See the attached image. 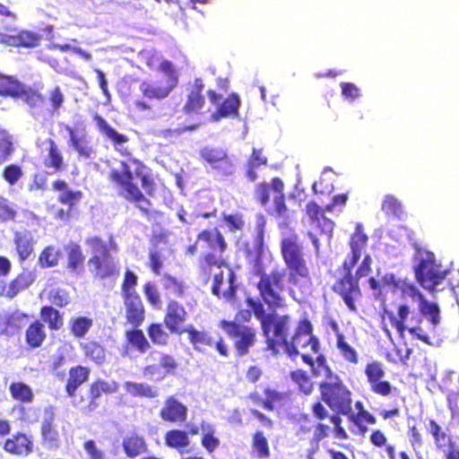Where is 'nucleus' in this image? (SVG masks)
I'll return each instance as SVG.
<instances>
[{"mask_svg": "<svg viewBox=\"0 0 459 459\" xmlns=\"http://www.w3.org/2000/svg\"><path fill=\"white\" fill-rule=\"evenodd\" d=\"M400 290L403 299H410L412 301H418L419 304H422L426 300L419 289L411 283L404 282Z\"/></svg>", "mask_w": 459, "mask_h": 459, "instance_id": "13d9d810", "label": "nucleus"}, {"mask_svg": "<svg viewBox=\"0 0 459 459\" xmlns=\"http://www.w3.org/2000/svg\"><path fill=\"white\" fill-rule=\"evenodd\" d=\"M70 48L71 45L69 44L50 43L38 51V59L56 70L61 66L57 52H66Z\"/></svg>", "mask_w": 459, "mask_h": 459, "instance_id": "b1692460", "label": "nucleus"}, {"mask_svg": "<svg viewBox=\"0 0 459 459\" xmlns=\"http://www.w3.org/2000/svg\"><path fill=\"white\" fill-rule=\"evenodd\" d=\"M48 144L47 154L43 159V165L50 169L52 173H60L66 169V164L63 152L56 141L52 138H47Z\"/></svg>", "mask_w": 459, "mask_h": 459, "instance_id": "f3484780", "label": "nucleus"}, {"mask_svg": "<svg viewBox=\"0 0 459 459\" xmlns=\"http://www.w3.org/2000/svg\"><path fill=\"white\" fill-rule=\"evenodd\" d=\"M44 322L48 324L51 329L57 330L63 325V318L59 312L52 307H44L40 313Z\"/></svg>", "mask_w": 459, "mask_h": 459, "instance_id": "a18cd8bd", "label": "nucleus"}, {"mask_svg": "<svg viewBox=\"0 0 459 459\" xmlns=\"http://www.w3.org/2000/svg\"><path fill=\"white\" fill-rule=\"evenodd\" d=\"M134 166L130 169L127 162L121 161V171L111 169L108 179L120 187V194L130 201H147L144 195L152 197L158 190L157 178L143 161L130 159Z\"/></svg>", "mask_w": 459, "mask_h": 459, "instance_id": "f03ea898", "label": "nucleus"}, {"mask_svg": "<svg viewBox=\"0 0 459 459\" xmlns=\"http://www.w3.org/2000/svg\"><path fill=\"white\" fill-rule=\"evenodd\" d=\"M288 356L295 359L298 355L305 354L302 350L310 348L314 353L318 352L319 343L317 339L312 335V325L307 321H300L294 335L285 342L282 347Z\"/></svg>", "mask_w": 459, "mask_h": 459, "instance_id": "9d476101", "label": "nucleus"}, {"mask_svg": "<svg viewBox=\"0 0 459 459\" xmlns=\"http://www.w3.org/2000/svg\"><path fill=\"white\" fill-rule=\"evenodd\" d=\"M307 213L311 221L312 224H316L320 227L321 220L325 223H330L329 220L325 217V212L322 211L316 203H309L307 205Z\"/></svg>", "mask_w": 459, "mask_h": 459, "instance_id": "4d7b16f0", "label": "nucleus"}, {"mask_svg": "<svg viewBox=\"0 0 459 459\" xmlns=\"http://www.w3.org/2000/svg\"><path fill=\"white\" fill-rule=\"evenodd\" d=\"M186 311L185 307L177 301H170L167 307L164 322L171 333H182L180 325L186 321Z\"/></svg>", "mask_w": 459, "mask_h": 459, "instance_id": "4be33fe9", "label": "nucleus"}, {"mask_svg": "<svg viewBox=\"0 0 459 459\" xmlns=\"http://www.w3.org/2000/svg\"><path fill=\"white\" fill-rule=\"evenodd\" d=\"M122 445L128 457H135L147 450L144 438L136 433H128L123 438Z\"/></svg>", "mask_w": 459, "mask_h": 459, "instance_id": "7c9ffc66", "label": "nucleus"}, {"mask_svg": "<svg viewBox=\"0 0 459 459\" xmlns=\"http://www.w3.org/2000/svg\"><path fill=\"white\" fill-rule=\"evenodd\" d=\"M161 284L167 290L174 295L181 296L184 292L183 282L169 274L163 275Z\"/></svg>", "mask_w": 459, "mask_h": 459, "instance_id": "6e6d98bb", "label": "nucleus"}, {"mask_svg": "<svg viewBox=\"0 0 459 459\" xmlns=\"http://www.w3.org/2000/svg\"><path fill=\"white\" fill-rule=\"evenodd\" d=\"M365 374L370 385V389L374 393L381 395H388L391 393V385L389 382L383 380L385 373L380 362L373 361L368 363L366 366Z\"/></svg>", "mask_w": 459, "mask_h": 459, "instance_id": "4468645a", "label": "nucleus"}, {"mask_svg": "<svg viewBox=\"0 0 459 459\" xmlns=\"http://www.w3.org/2000/svg\"><path fill=\"white\" fill-rule=\"evenodd\" d=\"M165 443L169 447L180 449L188 446L190 440L186 432L183 430L173 429L166 433Z\"/></svg>", "mask_w": 459, "mask_h": 459, "instance_id": "e433bc0d", "label": "nucleus"}, {"mask_svg": "<svg viewBox=\"0 0 459 459\" xmlns=\"http://www.w3.org/2000/svg\"><path fill=\"white\" fill-rule=\"evenodd\" d=\"M60 252L53 247L45 248L39 256V263L42 266L51 267L55 266L59 259Z\"/></svg>", "mask_w": 459, "mask_h": 459, "instance_id": "864d4df0", "label": "nucleus"}, {"mask_svg": "<svg viewBox=\"0 0 459 459\" xmlns=\"http://www.w3.org/2000/svg\"><path fill=\"white\" fill-rule=\"evenodd\" d=\"M125 387L126 392L134 396H145L149 398L158 396V390L147 384L126 382Z\"/></svg>", "mask_w": 459, "mask_h": 459, "instance_id": "ea45409f", "label": "nucleus"}, {"mask_svg": "<svg viewBox=\"0 0 459 459\" xmlns=\"http://www.w3.org/2000/svg\"><path fill=\"white\" fill-rule=\"evenodd\" d=\"M127 342L140 352H145L150 343L141 330H132L126 333Z\"/></svg>", "mask_w": 459, "mask_h": 459, "instance_id": "37998d69", "label": "nucleus"}, {"mask_svg": "<svg viewBox=\"0 0 459 459\" xmlns=\"http://www.w3.org/2000/svg\"><path fill=\"white\" fill-rule=\"evenodd\" d=\"M84 260V256L81 251V248L76 244H71L69 246L68 254V265L71 269L76 270L77 266L82 264Z\"/></svg>", "mask_w": 459, "mask_h": 459, "instance_id": "680f3d73", "label": "nucleus"}, {"mask_svg": "<svg viewBox=\"0 0 459 459\" xmlns=\"http://www.w3.org/2000/svg\"><path fill=\"white\" fill-rule=\"evenodd\" d=\"M52 190L59 192L58 201H79L82 198V192L72 190L64 179H56L51 185Z\"/></svg>", "mask_w": 459, "mask_h": 459, "instance_id": "f704fd0d", "label": "nucleus"}, {"mask_svg": "<svg viewBox=\"0 0 459 459\" xmlns=\"http://www.w3.org/2000/svg\"><path fill=\"white\" fill-rule=\"evenodd\" d=\"M220 325L230 336L235 339L238 352L240 355L247 354L255 342V334L253 329L227 321H221Z\"/></svg>", "mask_w": 459, "mask_h": 459, "instance_id": "9b49d317", "label": "nucleus"}, {"mask_svg": "<svg viewBox=\"0 0 459 459\" xmlns=\"http://www.w3.org/2000/svg\"><path fill=\"white\" fill-rule=\"evenodd\" d=\"M198 238L200 241L207 242L215 251L223 252L227 246L222 235L217 230L203 231Z\"/></svg>", "mask_w": 459, "mask_h": 459, "instance_id": "4c0bfd02", "label": "nucleus"}, {"mask_svg": "<svg viewBox=\"0 0 459 459\" xmlns=\"http://www.w3.org/2000/svg\"><path fill=\"white\" fill-rule=\"evenodd\" d=\"M41 39L40 34L30 30H21L12 35L0 33V40L13 47L34 48Z\"/></svg>", "mask_w": 459, "mask_h": 459, "instance_id": "a211bd4d", "label": "nucleus"}, {"mask_svg": "<svg viewBox=\"0 0 459 459\" xmlns=\"http://www.w3.org/2000/svg\"><path fill=\"white\" fill-rule=\"evenodd\" d=\"M200 155L204 160L217 169L219 175L227 177L233 174L234 164L223 149L204 147L201 150Z\"/></svg>", "mask_w": 459, "mask_h": 459, "instance_id": "ddd939ff", "label": "nucleus"}, {"mask_svg": "<svg viewBox=\"0 0 459 459\" xmlns=\"http://www.w3.org/2000/svg\"><path fill=\"white\" fill-rule=\"evenodd\" d=\"M151 340L156 344H166L169 334L162 329L160 325H152L148 330Z\"/></svg>", "mask_w": 459, "mask_h": 459, "instance_id": "0e129e2a", "label": "nucleus"}, {"mask_svg": "<svg viewBox=\"0 0 459 459\" xmlns=\"http://www.w3.org/2000/svg\"><path fill=\"white\" fill-rule=\"evenodd\" d=\"M415 259L418 262L415 267L418 282L430 292L438 290V286L446 277L447 270L436 262L433 253L426 249L418 248Z\"/></svg>", "mask_w": 459, "mask_h": 459, "instance_id": "20e7f679", "label": "nucleus"}, {"mask_svg": "<svg viewBox=\"0 0 459 459\" xmlns=\"http://www.w3.org/2000/svg\"><path fill=\"white\" fill-rule=\"evenodd\" d=\"M428 429L434 437L436 445L438 447H442L446 445L448 439L446 433L441 430L440 426H438L434 420L429 421Z\"/></svg>", "mask_w": 459, "mask_h": 459, "instance_id": "69168bd1", "label": "nucleus"}, {"mask_svg": "<svg viewBox=\"0 0 459 459\" xmlns=\"http://www.w3.org/2000/svg\"><path fill=\"white\" fill-rule=\"evenodd\" d=\"M86 244L90 246L92 256L100 257L108 254L107 246L99 238H90Z\"/></svg>", "mask_w": 459, "mask_h": 459, "instance_id": "774afa93", "label": "nucleus"}, {"mask_svg": "<svg viewBox=\"0 0 459 459\" xmlns=\"http://www.w3.org/2000/svg\"><path fill=\"white\" fill-rule=\"evenodd\" d=\"M320 388L324 401L333 411L342 414H348L351 411V393L342 385L338 377L322 382Z\"/></svg>", "mask_w": 459, "mask_h": 459, "instance_id": "6e6552de", "label": "nucleus"}, {"mask_svg": "<svg viewBox=\"0 0 459 459\" xmlns=\"http://www.w3.org/2000/svg\"><path fill=\"white\" fill-rule=\"evenodd\" d=\"M158 71L164 77L156 81H143L140 84V91L147 100H161L167 99L178 84V74L169 60H163L158 66Z\"/></svg>", "mask_w": 459, "mask_h": 459, "instance_id": "39448f33", "label": "nucleus"}, {"mask_svg": "<svg viewBox=\"0 0 459 459\" xmlns=\"http://www.w3.org/2000/svg\"><path fill=\"white\" fill-rule=\"evenodd\" d=\"M368 236L363 231L361 223H357L355 232L351 235L350 240L351 255L344 261V267L350 272L361 257L362 252L366 248Z\"/></svg>", "mask_w": 459, "mask_h": 459, "instance_id": "dca6fc26", "label": "nucleus"}, {"mask_svg": "<svg viewBox=\"0 0 459 459\" xmlns=\"http://www.w3.org/2000/svg\"><path fill=\"white\" fill-rule=\"evenodd\" d=\"M160 415L165 421L182 422L186 420L187 408L173 396H169L164 402Z\"/></svg>", "mask_w": 459, "mask_h": 459, "instance_id": "6ab92c4d", "label": "nucleus"}, {"mask_svg": "<svg viewBox=\"0 0 459 459\" xmlns=\"http://www.w3.org/2000/svg\"><path fill=\"white\" fill-rule=\"evenodd\" d=\"M65 130L69 135V145L77 152L78 156L85 159L91 158L93 150L86 136L78 135L74 129L70 126H66Z\"/></svg>", "mask_w": 459, "mask_h": 459, "instance_id": "cd10ccee", "label": "nucleus"}, {"mask_svg": "<svg viewBox=\"0 0 459 459\" xmlns=\"http://www.w3.org/2000/svg\"><path fill=\"white\" fill-rule=\"evenodd\" d=\"M253 446L260 457H266L269 455L267 440L262 432L255 433Z\"/></svg>", "mask_w": 459, "mask_h": 459, "instance_id": "338daca9", "label": "nucleus"}, {"mask_svg": "<svg viewBox=\"0 0 459 459\" xmlns=\"http://www.w3.org/2000/svg\"><path fill=\"white\" fill-rule=\"evenodd\" d=\"M182 333H187L189 342L196 351H203L205 346L212 345V336L204 331H198L193 325L182 328Z\"/></svg>", "mask_w": 459, "mask_h": 459, "instance_id": "c85d7f7f", "label": "nucleus"}, {"mask_svg": "<svg viewBox=\"0 0 459 459\" xmlns=\"http://www.w3.org/2000/svg\"><path fill=\"white\" fill-rule=\"evenodd\" d=\"M240 107V100L237 93H230L218 105L213 119L219 120L221 117H238Z\"/></svg>", "mask_w": 459, "mask_h": 459, "instance_id": "bb28decb", "label": "nucleus"}, {"mask_svg": "<svg viewBox=\"0 0 459 459\" xmlns=\"http://www.w3.org/2000/svg\"><path fill=\"white\" fill-rule=\"evenodd\" d=\"M419 309L422 316L428 317L432 325V331L435 332L440 323V311L436 303L429 302L427 299L419 304Z\"/></svg>", "mask_w": 459, "mask_h": 459, "instance_id": "58836bf2", "label": "nucleus"}, {"mask_svg": "<svg viewBox=\"0 0 459 459\" xmlns=\"http://www.w3.org/2000/svg\"><path fill=\"white\" fill-rule=\"evenodd\" d=\"M3 178L11 186L15 185L23 176L22 168L17 164H11L3 169Z\"/></svg>", "mask_w": 459, "mask_h": 459, "instance_id": "5fc2aeb1", "label": "nucleus"}, {"mask_svg": "<svg viewBox=\"0 0 459 459\" xmlns=\"http://www.w3.org/2000/svg\"><path fill=\"white\" fill-rule=\"evenodd\" d=\"M88 264L90 270L100 278L110 276L117 272L116 264L109 254L100 257L92 256Z\"/></svg>", "mask_w": 459, "mask_h": 459, "instance_id": "a878e982", "label": "nucleus"}, {"mask_svg": "<svg viewBox=\"0 0 459 459\" xmlns=\"http://www.w3.org/2000/svg\"><path fill=\"white\" fill-rule=\"evenodd\" d=\"M204 83L202 78H195L193 82H189L186 89V101L182 107V112L190 116L199 114L205 106V98L204 95Z\"/></svg>", "mask_w": 459, "mask_h": 459, "instance_id": "f8f14e48", "label": "nucleus"}, {"mask_svg": "<svg viewBox=\"0 0 459 459\" xmlns=\"http://www.w3.org/2000/svg\"><path fill=\"white\" fill-rule=\"evenodd\" d=\"M41 434L43 437V440L45 445L48 448H56L59 445V434L54 426L42 424L41 425Z\"/></svg>", "mask_w": 459, "mask_h": 459, "instance_id": "09e8293b", "label": "nucleus"}, {"mask_svg": "<svg viewBox=\"0 0 459 459\" xmlns=\"http://www.w3.org/2000/svg\"><path fill=\"white\" fill-rule=\"evenodd\" d=\"M285 269H274L261 276L257 288L264 301L270 307H280L284 305L282 292L285 290Z\"/></svg>", "mask_w": 459, "mask_h": 459, "instance_id": "423d86ee", "label": "nucleus"}, {"mask_svg": "<svg viewBox=\"0 0 459 459\" xmlns=\"http://www.w3.org/2000/svg\"><path fill=\"white\" fill-rule=\"evenodd\" d=\"M10 393L13 399L22 403H30L34 397L31 388L22 382L13 383L10 385Z\"/></svg>", "mask_w": 459, "mask_h": 459, "instance_id": "a19ab883", "label": "nucleus"}, {"mask_svg": "<svg viewBox=\"0 0 459 459\" xmlns=\"http://www.w3.org/2000/svg\"><path fill=\"white\" fill-rule=\"evenodd\" d=\"M264 394L265 398L263 403L264 407L270 411H273L274 408L281 406L287 399L285 394L277 392L270 388L264 390Z\"/></svg>", "mask_w": 459, "mask_h": 459, "instance_id": "de8ad7c7", "label": "nucleus"}, {"mask_svg": "<svg viewBox=\"0 0 459 459\" xmlns=\"http://www.w3.org/2000/svg\"><path fill=\"white\" fill-rule=\"evenodd\" d=\"M333 290L342 296L350 309H356L354 300L359 296V289L356 281L351 276H346L334 284Z\"/></svg>", "mask_w": 459, "mask_h": 459, "instance_id": "412c9836", "label": "nucleus"}, {"mask_svg": "<svg viewBox=\"0 0 459 459\" xmlns=\"http://www.w3.org/2000/svg\"><path fill=\"white\" fill-rule=\"evenodd\" d=\"M85 354L97 363H101L105 359L104 349L96 342H91L84 346Z\"/></svg>", "mask_w": 459, "mask_h": 459, "instance_id": "e2e57ef3", "label": "nucleus"}, {"mask_svg": "<svg viewBox=\"0 0 459 459\" xmlns=\"http://www.w3.org/2000/svg\"><path fill=\"white\" fill-rule=\"evenodd\" d=\"M45 339V325L40 322L31 324L26 331V341L30 347H39Z\"/></svg>", "mask_w": 459, "mask_h": 459, "instance_id": "c9c22d12", "label": "nucleus"}, {"mask_svg": "<svg viewBox=\"0 0 459 459\" xmlns=\"http://www.w3.org/2000/svg\"><path fill=\"white\" fill-rule=\"evenodd\" d=\"M290 377L292 381L299 385V390L305 394H309L312 392L313 383L304 371L299 369L293 371Z\"/></svg>", "mask_w": 459, "mask_h": 459, "instance_id": "3c124183", "label": "nucleus"}, {"mask_svg": "<svg viewBox=\"0 0 459 459\" xmlns=\"http://www.w3.org/2000/svg\"><path fill=\"white\" fill-rule=\"evenodd\" d=\"M281 254L289 270V282L305 291L307 289L309 273L301 247L298 245L297 236L290 235L282 238Z\"/></svg>", "mask_w": 459, "mask_h": 459, "instance_id": "7ed1b4c3", "label": "nucleus"}, {"mask_svg": "<svg viewBox=\"0 0 459 459\" xmlns=\"http://www.w3.org/2000/svg\"><path fill=\"white\" fill-rule=\"evenodd\" d=\"M124 298L126 317L133 326H139L144 319V308L139 295Z\"/></svg>", "mask_w": 459, "mask_h": 459, "instance_id": "5701e85b", "label": "nucleus"}, {"mask_svg": "<svg viewBox=\"0 0 459 459\" xmlns=\"http://www.w3.org/2000/svg\"><path fill=\"white\" fill-rule=\"evenodd\" d=\"M72 333L76 337H82L92 325V320L87 317H76L70 321Z\"/></svg>", "mask_w": 459, "mask_h": 459, "instance_id": "8fccbe9b", "label": "nucleus"}, {"mask_svg": "<svg viewBox=\"0 0 459 459\" xmlns=\"http://www.w3.org/2000/svg\"><path fill=\"white\" fill-rule=\"evenodd\" d=\"M136 284H137L136 275L133 272L127 271L126 273L125 280H124V282L122 285L123 297L138 295L135 290Z\"/></svg>", "mask_w": 459, "mask_h": 459, "instance_id": "bf43d9fd", "label": "nucleus"}, {"mask_svg": "<svg viewBox=\"0 0 459 459\" xmlns=\"http://www.w3.org/2000/svg\"><path fill=\"white\" fill-rule=\"evenodd\" d=\"M0 96L22 100L35 119L58 115L65 101V94L59 86L50 89L46 97L40 88L25 85L15 76L1 73Z\"/></svg>", "mask_w": 459, "mask_h": 459, "instance_id": "f257e3e1", "label": "nucleus"}, {"mask_svg": "<svg viewBox=\"0 0 459 459\" xmlns=\"http://www.w3.org/2000/svg\"><path fill=\"white\" fill-rule=\"evenodd\" d=\"M89 373L88 368L81 366L70 369L66 384V392L69 396H73L76 389L88 379Z\"/></svg>", "mask_w": 459, "mask_h": 459, "instance_id": "473e14b6", "label": "nucleus"}, {"mask_svg": "<svg viewBox=\"0 0 459 459\" xmlns=\"http://www.w3.org/2000/svg\"><path fill=\"white\" fill-rule=\"evenodd\" d=\"M411 314L410 307L407 304H402L397 308V317L394 314L390 315V320L392 325L396 328L400 335H403L408 325H405V321L408 319Z\"/></svg>", "mask_w": 459, "mask_h": 459, "instance_id": "79ce46f5", "label": "nucleus"}, {"mask_svg": "<svg viewBox=\"0 0 459 459\" xmlns=\"http://www.w3.org/2000/svg\"><path fill=\"white\" fill-rule=\"evenodd\" d=\"M337 348L346 360L352 363L358 362L357 351L344 341V337L342 334L337 336Z\"/></svg>", "mask_w": 459, "mask_h": 459, "instance_id": "603ef678", "label": "nucleus"}, {"mask_svg": "<svg viewBox=\"0 0 459 459\" xmlns=\"http://www.w3.org/2000/svg\"><path fill=\"white\" fill-rule=\"evenodd\" d=\"M267 205L266 209L280 221L281 226L286 225L289 219L291 217L292 212L286 207L285 203H265Z\"/></svg>", "mask_w": 459, "mask_h": 459, "instance_id": "c03bdc74", "label": "nucleus"}, {"mask_svg": "<svg viewBox=\"0 0 459 459\" xmlns=\"http://www.w3.org/2000/svg\"><path fill=\"white\" fill-rule=\"evenodd\" d=\"M26 318L27 316L19 310L1 316L0 332L6 335H13L16 333L25 324Z\"/></svg>", "mask_w": 459, "mask_h": 459, "instance_id": "393cba45", "label": "nucleus"}, {"mask_svg": "<svg viewBox=\"0 0 459 459\" xmlns=\"http://www.w3.org/2000/svg\"><path fill=\"white\" fill-rule=\"evenodd\" d=\"M118 389V385L114 382H106L99 380L94 383L91 387V397L92 400L99 398L101 394H112L116 393Z\"/></svg>", "mask_w": 459, "mask_h": 459, "instance_id": "49530a36", "label": "nucleus"}, {"mask_svg": "<svg viewBox=\"0 0 459 459\" xmlns=\"http://www.w3.org/2000/svg\"><path fill=\"white\" fill-rule=\"evenodd\" d=\"M264 324L263 332L266 338V350L271 351L273 355H276L279 353L280 348H282L288 341L290 318L289 316L273 313Z\"/></svg>", "mask_w": 459, "mask_h": 459, "instance_id": "0eeeda50", "label": "nucleus"}, {"mask_svg": "<svg viewBox=\"0 0 459 459\" xmlns=\"http://www.w3.org/2000/svg\"><path fill=\"white\" fill-rule=\"evenodd\" d=\"M255 195L259 201H284V183L278 177L271 182H260L255 186Z\"/></svg>", "mask_w": 459, "mask_h": 459, "instance_id": "2eb2a0df", "label": "nucleus"}, {"mask_svg": "<svg viewBox=\"0 0 459 459\" xmlns=\"http://www.w3.org/2000/svg\"><path fill=\"white\" fill-rule=\"evenodd\" d=\"M4 449L12 455L26 456L33 450V441L31 437L19 432L4 442Z\"/></svg>", "mask_w": 459, "mask_h": 459, "instance_id": "aec40b11", "label": "nucleus"}, {"mask_svg": "<svg viewBox=\"0 0 459 459\" xmlns=\"http://www.w3.org/2000/svg\"><path fill=\"white\" fill-rule=\"evenodd\" d=\"M93 120L100 132L114 145H121L128 142L129 139L126 134L118 133L115 128L110 126L101 116L95 114Z\"/></svg>", "mask_w": 459, "mask_h": 459, "instance_id": "c756f323", "label": "nucleus"}, {"mask_svg": "<svg viewBox=\"0 0 459 459\" xmlns=\"http://www.w3.org/2000/svg\"><path fill=\"white\" fill-rule=\"evenodd\" d=\"M14 244L20 259H27L33 250L31 232L27 230L17 231L14 236Z\"/></svg>", "mask_w": 459, "mask_h": 459, "instance_id": "2f4dec72", "label": "nucleus"}, {"mask_svg": "<svg viewBox=\"0 0 459 459\" xmlns=\"http://www.w3.org/2000/svg\"><path fill=\"white\" fill-rule=\"evenodd\" d=\"M302 359L306 363L312 367L313 374L315 377H322L325 379L323 382H328L332 377H338L337 376H333L332 374L330 368L325 365V360L323 356H318L316 362H314L313 358L308 354H302Z\"/></svg>", "mask_w": 459, "mask_h": 459, "instance_id": "72a5a7b5", "label": "nucleus"}, {"mask_svg": "<svg viewBox=\"0 0 459 459\" xmlns=\"http://www.w3.org/2000/svg\"><path fill=\"white\" fill-rule=\"evenodd\" d=\"M73 208V203H60V205H52L49 209L50 213L60 221H67Z\"/></svg>", "mask_w": 459, "mask_h": 459, "instance_id": "052dcab7", "label": "nucleus"}, {"mask_svg": "<svg viewBox=\"0 0 459 459\" xmlns=\"http://www.w3.org/2000/svg\"><path fill=\"white\" fill-rule=\"evenodd\" d=\"M210 265L216 266L212 269L213 273L212 293L218 297L230 299L235 292V275L232 270L221 260L216 259L212 255L206 256Z\"/></svg>", "mask_w": 459, "mask_h": 459, "instance_id": "1a4fd4ad", "label": "nucleus"}]
</instances>
